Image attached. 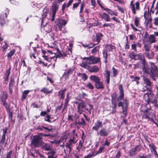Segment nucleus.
Here are the masks:
<instances>
[{"instance_id":"1","label":"nucleus","mask_w":158,"mask_h":158,"mask_svg":"<svg viewBox=\"0 0 158 158\" xmlns=\"http://www.w3.org/2000/svg\"><path fill=\"white\" fill-rule=\"evenodd\" d=\"M143 72L149 74L150 77L155 80V77H158V68L154 63H150V68L146 64L142 67Z\"/></svg>"},{"instance_id":"2","label":"nucleus","mask_w":158,"mask_h":158,"mask_svg":"<svg viewBox=\"0 0 158 158\" xmlns=\"http://www.w3.org/2000/svg\"><path fill=\"white\" fill-rule=\"evenodd\" d=\"M148 92L144 95V98L148 104H155L157 102V96H155L152 90H148Z\"/></svg>"},{"instance_id":"3","label":"nucleus","mask_w":158,"mask_h":158,"mask_svg":"<svg viewBox=\"0 0 158 158\" xmlns=\"http://www.w3.org/2000/svg\"><path fill=\"white\" fill-rule=\"evenodd\" d=\"M42 138L39 133L38 135L33 136V139L31 141V144L35 148L41 146L44 143Z\"/></svg>"},{"instance_id":"4","label":"nucleus","mask_w":158,"mask_h":158,"mask_svg":"<svg viewBox=\"0 0 158 158\" xmlns=\"http://www.w3.org/2000/svg\"><path fill=\"white\" fill-rule=\"evenodd\" d=\"M130 57L131 59L134 60H140L142 65V67L146 65L145 57L142 53L140 52L136 54L131 53L130 54Z\"/></svg>"},{"instance_id":"5","label":"nucleus","mask_w":158,"mask_h":158,"mask_svg":"<svg viewBox=\"0 0 158 158\" xmlns=\"http://www.w3.org/2000/svg\"><path fill=\"white\" fill-rule=\"evenodd\" d=\"M106 49L104 50L102 52L103 57L104 59V62L106 64L107 62V53L110 51H112L113 50L115 49V47L114 45L111 44H107L105 46Z\"/></svg>"},{"instance_id":"6","label":"nucleus","mask_w":158,"mask_h":158,"mask_svg":"<svg viewBox=\"0 0 158 158\" xmlns=\"http://www.w3.org/2000/svg\"><path fill=\"white\" fill-rule=\"evenodd\" d=\"M118 106L119 107L121 106L123 109L122 113L124 115L123 116L125 117L127 116V110L128 106V102L126 99L123 100V102L120 101L118 103Z\"/></svg>"},{"instance_id":"7","label":"nucleus","mask_w":158,"mask_h":158,"mask_svg":"<svg viewBox=\"0 0 158 158\" xmlns=\"http://www.w3.org/2000/svg\"><path fill=\"white\" fill-rule=\"evenodd\" d=\"M77 108V111L80 114H81L83 112H85L87 108V105L85 102L81 100L80 102L78 103Z\"/></svg>"},{"instance_id":"8","label":"nucleus","mask_w":158,"mask_h":158,"mask_svg":"<svg viewBox=\"0 0 158 158\" xmlns=\"http://www.w3.org/2000/svg\"><path fill=\"white\" fill-rule=\"evenodd\" d=\"M130 6L132 13L134 15L136 14V10H140V3L139 2H136L135 4L133 3V1H131L130 2Z\"/></svg>"},{"instance_id":"9","label":"nucleus","mask_w":158,"mask_h":158,"mask_svg":"<svg viewBox=\"0 0 158 158\" xmlns=\"http://www.w3.org/2000/svg\"><path fill=\"white\" fill-rule=\"evenodd\" d=\"M143 80L144 84L145 85V86L147 88L148 90H152V82L148 78L143 76Z\"/></svg>"},{"instance_id":"10","label":"nucleus","mask_w":158,"mask_h":158,"mask_svg":"<svg viewBox=\"0 0 158 158\" xmlns=\"http://www.w3.org/2000/svg\"><path fill=\"white\" fill-rule=\"evenodd\" d=\"M57 1L53 3V5L52 6V18L51 21H53L55 19V16L56 13L58 10V6L57 4Z\"/></svg>"},{"instance_id":"11","label":"nucleus","mask_w":158,"mask_h":158,"mask_svg":"<svg viewBox=\"0 0 158 158\" xmlns=\"http://www.w3.org/2000/svg\"><path fill=\"white\" fill-rule=\"evenodd\" d=\"M141 148L140 146L137 145L134 148H131L129 151V155L133 157L136 154V152H139L141 150Z\"/></svg>"},{"instance_id":"12","label":"nucleus","mask_w":158,"mask_h":158,"mask_svg":"<svg viewBox=\"0 0 158 158\" xmlns=\"http://www.w3.org/2000/svg\"><path fill=\"white\" fill-rule=\"evenodd\" d=\"M142 112L141 114H142V118L143 119H149L150 118V116L151 115L150 109L147 108L144 110H141Z\"/></svg>"},{"instance_id":"13","label":"nucleus","mask_w":158,"mask_h":158,"mask_svg":"<svg viewBox=\"0 0 158 158\" xmlns=\"http://www.w3.org/2000/svg\"><path fill=\"white\" fill-rule=\"evenodd\" d=\"M100 61V58L99 57H96L93 56H90L88 63L89 64H94L99 62Z\"/></svg>"},{"instance_id":"14","label":"nucleus","mask_w":158,"mask_h":158,"mask_svg":"<svg viewBox=\"0 0 158 158\" xmlns=\"http://www.w3.org/2000/svg\"><path fill=\"white\" fill-rule=\"evenodd\" d=\"M71 133V135L69 139L76 143L78 140V135L77 133L76 132V130H73Z\"/></svg>"},{"instance_id":"15","label":"nucleus","mask_w":158,"mask_h":158,"mask_svg":"<svg viewBox=\"0 0 158 158\" xmlns=\"http://www.w3.org/2000/svg\"><path fill=\"white\" fill-rule=\"evenodd\" d=\"M142 47V44L139 42H136L133 41L131 45V49L133 50L135 52H137V48H141Z\"/></svg>"},{"instance_id":"16","label":"nucleus","mask_w":158,"mask_h":158,"mask_svg":"<svg viewBox=\"0 0 158 158\" xmlns=\"http://www.w3.org/2000/svg\"><path fill=\"white\" fill-rule=\"evenodd\" d=\"M103 36V35L101 33H98L96 34L95 36H93V40L97 42L94 45L98 44L100 42Z\"/></svg>"},{"instance_id":"17","label":"nucleus","mask_w":158,"mask_h":158,"mask_svg":"<svg viewBox=\"0 0 158 158\" xmlns=\"http://www.w3.org/2000/svg\"><path fill=\"white\" fill-rule=\"evenodd\" d=\"M119 95L117 98L118 101L121 100L124 98V93L123 89V86L122 85H120L119 86Z\"/></svg>"},{"instance_id":"18","label":"nucleus","mask_w":158,"mask_h":158,"mask_svg":"<svg viewBox=\"0 0 158 158\" xmlns=\"http://www.w3.org/2000/svg\"><path fill=\"white\" fill-rule=\"evenodd\" d=\"M146 41L148 43L152 44L156 42V40L154 35H150L147 38Z\"/></svg>"},{"instance_id":"19","label":"nucleus","mask_w":158,"mask_h":158,"mask_svg":"<svg viewBox=\"0 0 158 158\" xmlns=\"http://www.w3.org/2000/svg\"><path fill=\"white\" fill-rule=\"evenodd\" d=\"M67 23V21L62 19H60L57 23V26L60 31H61L62 27L64 26Z\"/></svg>"},{"instance_id":"20","label":"nucleus","mask_w":158,"mask_h":158,"mask_svg":"<svg viewBox=\"0 0 158 158\" xmlns=\"http://www.w3.org/2000/svg\"><path fill=\"white\" fill-rule=\"evenodd\" d=\"M102 127V122L100 121L99 120L97 121L94 124V126L92 127V129L96 131H98L100 128Z\"/></svg>"},{"instance_id":"21","label":"nucleus","mask_w":158,"mask_h":158,"mask_svg":"<svg viewBox=\"0 0 158 158\" xmlns=\"http://www.w3.org/2000/svg\"><path fill=\"white\" fill-rule=\"evenodd\" d=\"M109 131L104 128L101 129L99 131V134L101 136L106 137L109 135Z\"/></svg>"},{"instance_id":"22","label":"nucleus","mask_w":158,"mask_h":158,"mask_svg":"<svg viewBox=\"0 0 158 158\" xmlns=\"http://www.w3.org/2000/svg\"><path fill=\"white\" fill-rule=\"evenodd\" d=\"M110 71L107 70H106L105 71V73H104V75L106 81L108 84H109L110 82Z\"/></svg>"},{"instance_id":"23","label":"nucleus","mask_w":158,"mask_h":158,"mask_svg":"<svg viewBox=\"0 0 158 158\" xmlns=\"http://www.w3.org/2000/svg\"><path fill=\"white\" fill-rule=\"evenodd\" d=\"M42 57L44 58V60L49 62H51L52 61L51 60L52 59H53L55 61H56L57 59V58L55 56H51L48 55H43L42 56Z\"/></svg>"},{"instance_id":"24","label":"nucleus","mask_w":158,"mask_h":158,"mask_svg":"<svg viewBox=\"0 0 158 158\" xmlns=\"http://www.w3.org/2000/svg\"><path fill=\"white\" fill-rule=\"evenodd\" d=\"M75 143H76L69 139L66 143L65 147L66 149H69V151H70L71 150V148L73 145Z\"/></svg>"},{"instance_id":"25","label":"nucleus","mask_w":158,"mask_h":158,"mask_svg":"<svg viewBox=\"0 0 158 158\" xmlns=\"http://www.w3.org/2000/svg\"><path fill=\"white\" fill-rule=\"evenodd\" d=\"M149 51L145 52L144 54L145 55L146 57L149 59H153L155 54L153 51H151L150 52Z\"/></svg>"},{"instance_id":"26","label":"nucleus","mask_w":158,"mask_h":158,"mask_svg":"<svg viewBox=\"0 0 158 158\" xmlns=\"http://www.w3.org/2000/svg\"><path fill=\"white\" fill-rule=\"evenodd\" d=\"M88 70L90 73H97L99 71V68L98 66L94 65L91 67H89Z\"/></svg>"},{"instance_id":"27","label":"nucleus","mask_w":158,"mask_h":158,"mask_svg":"<svg viewBox=\"0 0 158 158\" xmlns=\"http://www.w3.org/2000/svg\"><path fill=\"white\" fill-rule=\"evenodd\" d=\"M66 90V89H61L58 92V96L60 99H64L65 97L64 94Z\"/></svg>"},{"instance_id":"28","label":"nucleus","mask_w":158,"mask_h":158,"mask_svg":"<svg viewBox=\"0 0 158 158\" xmlns=\"http://www.w3.org/2000/svg\"><path fill=\"white\" fill-rule=\"evenodd\" d=\"M95 85L96 88L98 89H102L104 88L102 82L100 81V80L96 82Z\"/></svg>"},{"instance_id":"29","label":"nucleus","mask_w":158,"mask_h":158,"mask_svg":"<svg viewBox=\"0 0 158 158\" xmlns=\"http://www.w3.org/2000/svg\"><path fill=\"white\" fill-rule=\"evenodd\" d=\"M101 18L107 22H109L110 21V16L107 14L104 13L101 15Z\"/></svg>"},{"instance_id":"30","label":"nucleus","mask_w":158,"mask_h":158,"mask_svg":"<svg viewBox=\"0 0 158 158\" xmlns=\"http://www.w3.org/2000/svg\"><path fill=\"white\" fill-rule=\"evenodd\" d=\"M130 77L132 81H135L137 84H139V80L140 79L139 77L133 75H131Z\"/></svg>"},{"instance_id":"31","label":"nucleus","mask_w":158,"mask_h":158,"mask_svg":"<svg viewBox=\"0 0 158 158\" xmlns=\"http://www.w3.org/2000/svg\"><path fill=\"white\" fill-rule=\"evenodd\" d=\"M147 20V21L146 22L147 26H148L150 28H152V17L150 16Z\"/></svg>"},{"instance_id":"32","label":"nucleus","mask_w":158,"mask_h":158,"mask_svg":"<svg viewBox=\"0 0 158 158\" xmlns=\"http://www.w3.org/2000/svg\"><path fill=\"white\" fill-rule=\"evenodd\" d=\"M149 147L151 152H154L156 155L158 156V155L156 150V146L153 144H149Z\"/></svg>"},{"instance_id":"33","label":"nucleus","mask_w":158,"mask_h":158,"mask_svg":"<svg viewBox=\"0 0 158 158\" xmlns=\"http://www.w3.org/2000/svg\"><path fill=\"white\" fill-rule=\"evenodd\" d=\"M73 71V70L72 68H70L65 72L64 73V75L66 77V78H68L69 76L72 73Z\"/></svg>"},{"instance_id":"34","label":"nucleus","mask_w":158,"mask_h":158,"mask_svg":"<svg viewBox=\"0 0 158 158\" xmlns=\"http://www.w3.org/2000/svg\"><path fill=\"white\" fill-rule=\"evenodd\" d=\"M89 78L91 80L94 81L95 83L100 80L99 77L96 75H91L90 77Z\"/></svg>"},{"instance_id":"35","label":"nucleus","mask_w":158,"mask_h":158,"mask_svg":"<svg viewBox=\"0 0 158 158\" xmlns=\"http://www.w3.org/2000/svg\"><path fill=\"white\" fill-rule=\"evenodd\" d=\"M104 10L106 11L111 16L113 15L117 16L118 15V13L117 12H114L113 11L109 8H104Z\"/></svg>"},{"instance_id":"36","label":"nucleus","mask_w":158,"mask_h":158,"mask_svg":"<svg viewBox=\"0 0 158 158\" xmlns=\"http://www.w3.org/2000/svg\"><path fill=\"white\" fill-rule=\"evenodd\" d=\"M30 90H25L23 92L21 97V99L22 101L24 100L26 98L27 94L30 92Z\"/></svg>"},{"instance_id":"37","label":"nucleus","mask_w":158,"mask_h":158,"mask_svg":"<svg viewBox=\"0 0 158 158\" xmlns=\"http://www.w3.org/2000/svg\"><path fill=\"white\" fill-rule=\"evenodd\" d=\"M149 43L145 44H144L143 47L145 51V52L149 51L151 49V45Z\"/></svg>"},{"instance_id":"38","label":"nucleus","mask_w":158,"mask_h":158,"mask_svg":"<svg viewBox=\"0 0 158 158\" xmlns=\"http://www.w3.org/2000/svg\"><path fill=\"white\" fill-rule=\"evenodd\" d=\"M77 124L79 125H81L83 126H85L86 125V122L83 118H81L80 120L78 121Z\"/></svg>"},{"instance_id":"39","label":"nucleus","mask_w":158,"mask_h":158,"mask_svg":"<svg viewBox=\"0 0 158 158\" xmlns=\"http://www.w3.org/2000/svg\"><path fill=\"white\" fill-rule=\"evenodd\" d=\"M7 128H5L3 129V134L2 136V139L1 141V142H4L5 139V135L7 132Z\"/></svg>"},{"instance_id":"40","label":"nucleus","mask_w":158,"mask_h":158,"mask_svg":"<svg viewBox=\"0 0 158 158\" xmlns=\"http://www.w3.org/2000/svg\"><path fill=\"white\" fill-rule=\"evenodd\" d=\"M2 46L3 52H4L7 48L8 46L7 41H4V43H2Z\"/></svg>"},{"instance_id":"41","label":"nucleus","mask_w":158,"mask_h":158,"mask_svg":"<svg viewBox=\"0 0 158 158\" xmlns=\"http://www.w3.org/2000/svg\"><path fill=\"white\" fill-rule=\"evenodd\" d=\"M39 134L42 136V137H55L56 136V135L54 134L53 135H51L50 134H45L42 133H39Z\"/></svg>"},{"instance_id":"42","label":"nucleus","mask_w":158,"mask_h":158,"mask_svg":"<svg viewBox=\"0 0 158 158\" xmlns=\"http://www.w3.org/2000/svg\"><path fill=\"white\" fill-rule=\"evenodd\" d=\"M111 102H116L117 100V94L116 92L112 93L111 95Z\"/></svg>"},{"instance_id":"43","label":"nucleus","mask_w":158,"mask_h":158,"mask_svg":"<svg viewBox=\"0 0 158 158\" xmlns=\"http://www.w3.org/2000/svg\"><path fill=\"white\" fill-rule=\"evenodd\" d=\"M40 91L41 92L44 93V94H48L49 93L52 92V90L50 91L48 89L45 88H43V89H41L40 90Z\"/></svg>"},{"instance_id":"44","label":"nucleus","mask_w":158,"mask_h":158,"mask_svg":"<svg viewBox=\"0 0 158 158\" xmlns=\"http://www.w3.org/2000/svg\"><path fill=\"white\" fill-rule=\"evenodd\" d=\"M8 97L7 93L5 91L3 93L2 97L1 98L2 101H5Z\"/></svg>"},{"instance_id":"45","label":"nucleus","mask_w":158,"mask_h":158,"mask_svg":"<svg viewBox=\"0 0 158 158\" xmlns=\"http://www.w3.org/2000/svg\"><path fill=\"white\" fill-rule=\"evenodd\" d=\"M3 104L5 106L7 111H9L10 110V105L7 103L6 101L3 102Z\"/></svg>"},{"instance_id":"46","label":"nucleus","mask_w":158,"mask_h":158,"mask_svg":"<svg viewBox=\"0 0 158 158\" xmlns=\"http://www.w3.org/2000/svg\"><path fill=\"white\" fill-rule=\"evenodd\" d=\"M139 20L140 19L139 18L136 16L135 17L134 23L135 26L136 27L139 26L140 25V23H139Z\"/></svg>"},{"instance_id":"47","label":"nucleus","mask_w":158,"mask_h":158,"mask_svg":"<svg viewBox=\"0 0 158 158\" xmlns=\"http://www.w3.org/2000/svg\"><path fill=\"white\" fill-rule=\"evenodd\" d=\"M80 65L83 68L87 69H88L89 66L87 64V63L85 61H83L82 63L80 64Z\"/></svg>"},{"instance_id":"48","label":"nucleus","mask_w":158,"mask_h":158,"mask_svg":"<svg viewBox=\"0 0 158 158\" xmlns=\"http://www.w3.org/2000/svg\"><path fill=\"white\" fill-rule=\"evenodd\" d=\"M105 148V146L103 145L100 146L99 148L98 151L97 152V153L94 154V156H96L98 154L102 153L103 150Z\"/></svg>"},{"instance_id":"49","label":"nucleus","mask_w":158,"mask_h":158,"mask_svg":"<svg viewBox=\"0 0 158 158\" xmlns=\"http://www.w3.org/2000/svg\"><path fill=\"white\" fill-rule=\"evenodd\" d=\"M43 13L42 14V16L43 18H45L46 17L47 12L48 11V9L47 7H45L44 8L43 10Z\"/></svg>"},{"instance_id":"50","label":"nucleus","mask_w":158,"mask_h":158,"mask_svg":"<svg viewBox=\"0 0 158 158\" xmlns=\"http://www.w3.org/2000/svg\"><path fill=\"white\" fill-rule=\"evenodd\" d=\"M99 46H96L92 50L91 52L92 54H95L97 53V52L99 51Z\"/></svg>"},{"instance_id":"51","label":"nucleus","mask_w":158,"mask_h":158,"mask_svg":"<svg viewBox=\"0 0 158 158\" xmlns=\"http://www.w3.org/2000/svg\"><path fill=\"white\" fill-rule=\"evenodd\" d=\"M41 146H42V149H44V150H49V147L48 146V145L47 143H45L44 142V143H43V144Z\"/></svg>"},{"instance_id":"52","label":"nucleus","mask_w":158,"mask_h":158,"mask_svg":"<svg viewBox=\"0 0 158 158\" xmlns=\"http://www.w3.org/2000/svg\"><path fill=\"white\" fill-rule=\"evenodd\" d=\"M89 108H87L86 110L87 111L89 114H91V110H93V106L91 104H88Z\"/></svg>"},{"instance_id":"53","label":"nucleus","mask_w":158,"mask_h":158,"mask_svg":"<svg viewBox=\"0 0 158 158\" xmlns=\"http://www.w3.org/2000/svg\"><path fill=\"white\" fill-rule=\"evenodd\" d=\"M69 100L70 98H69V94L68 93L66 95V98L65 100V106H67V105Z\"/></svg>"},{"instance_id":"54","label":"nucleus","mask_w":158,"mask_h":158,"mask_svg":"<svg viewBox=\"0 0 158 158\" xmlns=\"http://www.w3.org/2000/svg\"><path fill=\"white\" fill-rule=\"evenodd\" d=\"M87 87L90 89H94V86L91 84V83L89 82H88L86 85Z\"/></svg>"},{"instance_id":"55","label":"nucleus","mask_w":158,"mask_h":158,"mask_svg":"<svg viewBox=\"0 0 158 158\" xmlns=\"http://www.w3.org/2000/svg\"><path fill=\"white\" fill-rule=\"evenodd\" d=\"M15 51L14 50H12L10 51L7 55L8 57H11L14 54Z\"/></svg>"},{"instance_id":"56","label":"nucleus","mask_w":158,"mask_h":158,"mask_svg":"<svg viewBox=\"0 0 158 158\" xmlns=\"http://www.w3.org/2000/svg\"><path fill=\"white\" fill-rule=\"evenodd\" d=\"M149 8H148V11H145L144 13V18L147 20L148 19V16L149 14Z\"/></svg>"},{"instance_id":"57","label":"nucleus","mask_w":158,"mask_h":158,"mask_svg":"<svg viewBox=\"0 0 158 158\" xmlns=\"http://www.w3.org/2000/svg\"><path fill=\"white\" fill-rule=\"evenodd\" d=\"M81 77V79L84 81L86 80L88 78L86 74L84 73H82Z\"/></svg>"},{"instance_id":"58","label":"nucleus","mask_w":158,"mask_h":158,"mask_svg":"<svg viewBox=\"0 0 158 158\" xmlns=\"http://www.w3.org/2000/svg\"><path fill=\"white\" fill-rule=\"evenodd\" d=\"M51 117L49 115H46L45 118L44 120L45 121L48 122L49 123H51V121L50 120V118H51Z\"/></svg>"},{"instance_id":"59","label":"nucleus","mask_w":158,"mask_h":158,"mask_svg":"<svg viewBox=\"0 0 158 158\" xmlns=\"http://www.w3.org/2000/svg\"><path fill=\"white\" fill-rule=\"evenodd\" d=\"M113 70V77H115L116 76L118 73V71L114 67H113L112 68Z\"/></svg>"},{"instance_id":"60","label":"nucleus","mask_w":158,"mask_h":158,"mask_svg":"<svg viewBox=\"0 0 158 158\" xmlns=\"http://www.w3.org/2000/svg\"><path fill=\"white\" fill-rule=\"evenodd\" d=\"M82 45L85 48H90L93 47L94 45H90L87 44H82Z\"/></svg>"},{"instance_id":"61","label":"nucleus","mask_w":158,"mask_h":158,"mask_svg":"<svg viewBox=\"0 0 158 158\" xmlns=\"http://www.w3.org/2000/svg\"><path fill=\"white\" fill-rule=\"evenodd\" d=\"M153 23L156 26H158V17L155 18L153 20Z\"/></svg>"},{"instance_id":"62","label":"nucleus","mask_w":158,"mask_h":158,"mask_svg":"<svg viewBox=\"0 0 158 158\" xmlns=\"http://www.w3.org/2000/svg\"><path fill=\"white\" fill-rule=\"evenodd\" d=\"M7 112L8 114L9 118L10 120H12L13 117L12 113V112L10 111V110H9V111H7Z\"/></svg>"},{"instance_id":"63","label":"nucleus","mask_w":158,"mask_h":158,"mask_svg":"<svg viewBox=\"0 0 158 158\" xmlns=\"http://www.w3.org/2000/svg\"><path fill=\"white\" fill-rule=\"evenodd\" d=\"M14 78H11L10 80V81L9 84V86H13L14 84Z\"/></svg>"},{"instance_id":"64","label":"nucleus","mask_w":158,"mask_h":158,"mask_svg":"<svg viewBox=\"0 0 158 158\" xmlns=\"http://www.w3.org/2000/svg\"><path fill=\"white\" fill-rule=\"evenodd\" d=\"M82 146V143H81V141H80L78 146L77 148V149L78 152L80 151V149L81 148Z\"/></svg>"}]
</instances>
